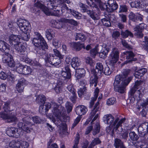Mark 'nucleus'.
<instances>
[{
	"label": "nucleus",
	"mask_w": 148,
	"mask_h": 148,
	"mask_svg": "<svg viewBox=\"0 0 148 148\" xmlns=\"http://www.w3.org/2000/svg\"><path fill=\"white\" fill-rule=\"evenodd\" d=\"M51 107L52 112L55 115L59 116L63 112L64 107L61 105H58L56 102L52 101L51 103L48 102L45 103L44 105H40L39 109V112L42 114H47V111Z\"/></svg>",
	"instance_id": "obj_1"
},
{
	"label": "nucleus",
	"mask_w": 148,
	"mask_h": 148,
	"mask_svg": "<svg viewBox=\"0 0 148 148\" xmlns=\"http://www.w3.org/2000/svg\"><path fill=\"white\" fill-rule=\"evenodd\" d=\"M10 46L3 41L0 40V50L5 54L2 55V60L3 63L8 64L10 67L14 66V61L12 56L8 53L10 49Z\"/></svg>",
	"instance_id": "obj_2"
},
{
	"label": "nucleus",
	"mask_w": 148,
	"mask_h": 148,
	"mask_svg": "<svg viewBox=\"0 0 148 148\" xmlns=\"http://www.w3.org/2000/svg\"><path fill=\"white\" fill-rule=\"evenodd\" d=\"M44 59L47 65L50 64L54 67H58L61 62L60 58L56 57L52 54H46V57L44 58Z\"/></svg>",
	"instance_id": "obj_3"
},
{
	"label": "nucleus",
	"mask_w": 148,
	"mask_h": 148,
	"mask_svg": "<svg viewBox=\"0 0 148 148\" xmlns=\"http://www.w3.org/2000/svg\"><path fill=\"white\" fill-rule=\"evenodd\" d=\"M35 34L37 37L33 38L32 40L33 44L37 47L45 46V48L48 49V46L47 44L41 34L37 32H35Z\"/></svg>",
	"instance_id": "obj_4"
},
{
	"label": "nucleus",
	"mask_w": 148,
	"mask_h": 148,
	"mask_svg": "<svg viewBox=\"0 0 148 148\" xmlns=\"http://www.w3.org/2000/svg\"><path fill=\"white\" fill-rule=\"evenodd\" d=\"M26 118L24 117L21 121H19L17 124V127L27 133H29L32 130L31 127L33 125L26 119Z\"/></svg>",
	"instance_id": "obj_5"
},
{
	"label": "nucleus",
	"mask_w": 148,
	"mask_h": 148,
	"mask_svg": "<svg viewBox=\"0 0 148 148\" xmlns=\"http://www.w3.org/2000/svg\"><path fill=\"white\" fill-rule=\"evenodd\" d=\"M0 118L5 120L7 119L8 122H16L17 118L12 112L2 111L0 112Z\"/></svg>",
	"instance_id": "obj_6"
},
{
	"label": "nucleus",
	"mask_w": 148,
	"mask_h": 148,
	"mask_svg": "<svg viewBox=\"0 0 148 148\" xmlns=\"http://www.w3.org/2000/svg\"><path fill=\"white\" fill-rule=\"evenodd\" d=\"M17 24L21 32L30 31V24L26 20L20 19L17 21Z\"/></svg>",
	"instance_id": "obj_7"
},
{
	"label": "nucleus",
	"mask_w": 148,
	"mask_h": 148,
	"mask_svg": "<svg viewBox=\"0 0 148 148\" xmlns=\"http://www.w3.org/2000/svg\"><path fill=\"white\" fill-rule=\"evenodd\" d=\"M65 109L64 108V110L63 112L60 114L59 116H57L55 115L54 114H53V116L55 120L53 121L54 123L56 125L60 130H64L66 127V124L65 123V121L64 120L62 121L61 120V116L65 112Z\"/></svg>",
	"instance_id": "obj_8"
},
{
	"label": "nucleus",
	"mask_w": 148,
	"mask_h": 148,
	"mask_svg": "<svg viewBox=\"0 0 148 148\" xmlns=\"http://www.w3.org/2000/svg\"><path fill=\"white\" fill-rule=\"evenodd\" d=\"M131 79L132 78L131 77H129L128 79H127L124 78L121 75H117L115 77L113 84L114 86L124 84L128 85Z\"/></svg>",
	"instance_id": "obj_9"
},
{
	"label": "nucleus",
	"mask_w": 148,
	"mask_h": 148,
	"mask_svg": "<svg viewBox=\"0 0 148 148\" xmlns=\"http://www.w3.org/2000/svg\"><path fill=\"white\" fill-rule=\"evenodd\" d=\"M103 7L107 12H111L117 9L118 5L114 0H109L107 4H104Z\"/></svg>",
	"instance_id": "obj_10"
},
{
	"label": "nucleus",
	"mask_w": 148,
	"mask_h": 148,
	"mask_svg": "<svg viewBox=\"0 0 148 148\" xmlns=\"http://www.w3.org/2000/svg\"><path fill=\"white\" fill-rule=\"evenodd\" d=\"M119 52L118 49L115 47L112 48L110 55V62L112 65L115 64L118 60Z\"/></svg>",
	"instance_id": "obj_11"
},
{
	"label": "nucleus",
	"mask_w": 148,
	"mask_h": 148,
	"mask_svg": "<svg viewBox=\"0 0 148 148\" xmlns=\"http://www.w3.org/2000/svg\"><path fill=\"white\" fill-rule=\"evenodd\" d=\"M146 27V25L144 23H141L135 27L134 28V30L135 32V36L139 38H142L143 36L142 32Z\"/></svg>",
	"instance_id": "obj_12"
},
{
	"label": "nucleus",
	"mask_w": 148,
	"mask_h": 148,
	"mask_svg": "<svg viewBox=\"0 0 148 148\" xmlns=\"http://www.w3.org/2000/svg\"><path fill=\"white\" fill-rule=\"evenodd\" d=\"M16 71L20 74H22L25 75L30 74L32 71L31 67L27 65H23L20 64L17 67Z\"/></svg>",
	"instance_id": "obj_13"
},
{
	"label": "nucleus",
	"mask_w": 148,
	"mask_h": 148,
	"mask_svg": "<svg viewBox=\"0 0 148 148\" xmlns=\"http://www.w3.org/2000/svg\"><path fill=\"white\" fill-rule=\"evenodd\" d=\"M103 120L105 123L110 125L112 126H114L117 121H119V119L118 118L114 120V117L110 114L105 115L103 118Z\"/></svg>",
	"instance_id": "obj_14"
},
{
	"label": "nucleus",
	"mask_w": 148,
	"mask_h": 148,
	"mask_svg": "<svg viewBox=\"0 0 148 148\" xmlns=\"http://www.w3.org/2000/svg\"><path fill=\"white\" fill-rule=\"evenodd\" d=\"M99 103L98 101L96 103L94 107L93 110L91 111L90 114V119H92L94 116L93 119L91 123H92L97 119L99 115L100 114V108H99Z\"/></svg>",
	"instance_id": "obj_15"
},
{
	"label": "nucleus",
	"mask_w": 148,
	"mask_h": 148,
	"mask_svg": "<svg viewBox=\"0 0 148 148\" xmlns=\"http://www.w3.org/2000/svg\"><path fill=\"white\" fill-rule=\"evenodd\" d=\"M140 137H144L148 133V123L145 122L140 125L138 129Z\"/></svg>",
	"instance_id": "obj_16"
},
{
	"label": "nucleus",
	"mask_w": 148,
	"mask_h": 148,
	"mask_svg": "<svg viewBox=\"0 0 148 148\" xmlns=\"http://www.w3.org/2000/svg\"><path fill=\"white\" fill-rule=\"evenodd\" d=\"M125 57L126 58L127 60L123 63L122 64V65L127 63H132L133 61H136L137 59L134 58V55L133 52L131 51H127L124 53Z\"/></svg>",
	"instance_id": "obj_17"
},
{
	"label": "nucleus",
	"mask_w": 148,
	"mask_h": 148,
	"mask_svg": "<svg viewBox=\"0 0 148 148\" xmlns=\"http://www.w3.org/2000/svg\"><path fill=\"white\" fill-rule=\"evenodd\" d=\"M27 84V81L24 78H21L18 79L16 85V89L20 93L23 91L24 87Z\"/></svg>",
	"instance_id": "obj_18"
},
{
	"label": "nucleus",
	"mask_w": 148,
	"mask_h": 148,
	"mask_svg": "<svg viewBox=\"0 0 148 148\" xmlns=\"http://www.w3.org/2000/svg\"><path fill=\"white\" fill-rule=\"evenodd\" d=\"M6 134L10 137L18 138L20 136L17 128L14 127L8 128L6 132Z\"/></svg>",
	"instance_id": "obj_19"
},
{
	"label": "nucleus",
	"mask_w": 148,
	"mask_h": 148,
	"mask_svg": "<svg viewBox=\"0 0 148 148\" xmlns=\"http://www.w3.org/2000/svg\"><path fill=\"white\" fill-rule=\"evenodd\" d=\"M48 7L51 10H49L48 9L47 11H46V15L54 16H60V10H54L52 9H56V8H55V7H56V6L53 5H51L48 6Z\"/></svg>",
	"instance_id": "obj_20"
},
{
	"label": "nucleus",
	"mask_w": 148,
	"mask_h": 148,
	"mask_svg": "<svg viewBox=\"0 0 148 148\" xmlns=\"http://www.w3.org/2000/svg\"><path fill=\"white\" fill-rule=\"evenodd\" d=\"M9 42L11 45L14 47L16 45L20 43V36L19 35H11L9 37Z\"/></svg>",
	"instance_id": "obj_21"
},
{
	"label": "nucleus",
	"mask_w": 148,
	"mask_h": 148,
	"mask_svg": "<svg viewBox=\"0 0 148 148\" xmlns=\"http://www.w3.org/2000/svg\"><path fill=\"white\" fill-rule=\"evenodd\" d=\"M103 66L101 63L99 62L96 64L95 69H92L91 70V73H95L98 76H101L103 73Z\"/></svg>",
	"instance_id": "obj_22"
},
{
	"label": "nucleus",
	"mask_w": 148,
	"mask_h": 148,
	"mask_svg": "<svg viewBox=\"0 0 148 148\" xmlns=\"http://www.w3.org/2000/svg\"><path fill=\"white\" fill-rule=\"evenodd\" d=\"M88 111L87 108L84 105H80L77 106L76 108V112L77 114L81 116L84 115Z\"/></svg>",
	"instance_id": "obj_23"
},
{
	"label": "nucleus",
	"mask_w": 148,
	"mask_h": 148,
	"mask_svg": "<svg viewBox=\"0 0 148 148\" xmlns=\"http://www.w3.org/2000/svg\"><path fill=\"white\" fill-rule=\"evenodd\" d=\"M92 75L91 76L90 79V86L94 87H95L97 83L98 82V79L99 77L100 76H98L95 73H91Z\"/></svg>",
	"instance_id": "obj_24"
},
{
	"label": "nucleus",
	"mask_w": 148,
	"mask_h": 148,
	"mask_svg": "<svg viewBox=\"0 0 148 148\" xmlns=\"http://www.w3.org/2000/svg\"><path fill=\"white\" fill-rule=\"evenodd\" d=\"M69 64L67 65L65 67V71H62L61 75L64 79H69L71 77V71L69 69Z\"/></svg>",
	"instance_id": "obj_25"
},
{
	"label": "nucleus",
	"mask_w": 148,
	"mask_h": 148,
	"mask_svg": "<svg viewBox=\"0 0 148 148\" xmlns=\"http://www.w3.org/2000/svg\"><path fill=\"white\" fill-rule=\"evenodd\" d=\"M14 47L16 52L19 54L22 55L25 54L26 48L23 44L21 43V42L20 43H18L14 46Z\"/></svg>",
	"instance_id": "obj_26"
},
{
	"label": "nucleus",
	"mask_w": 148,
	"mask_h": 148,
	"mask_svg": "<svg viewBox=\"0 0 148 148\" xmlns=\"http://www.w3.org/2000/svg\"><path fill=\"white\" fill-rule=\"evenodd\" d=\"M81 62L79 59L77 57H73L72 60L71 64L72 67L75 69H77V68L80 66Z\"/></svg>",
	"instance_id": "obj_27"
},
{
	"label": "nucleus",
	"mask_w": 148,
	"mask_h": 148,
	"mask_svg": "<svg viewBox=\"0 0 148 148\" xmlns=\"http://www.w3.org/2000/svg\"><path fill=\"white\" fill-rule=\"evenodd\" d=\"M125 118H122L119 121H117L114 125L116 131L119 132V133L123 131V129L121 127L122 126V124L125 122Z\"/></svg>",
	"instance_id": "obj_28"
},
{
	"label": "nucleus",
	"mask_w": 148,
	"mask_h": 148,
	"mask_svg": "<svg viewBox=\"0 0 148 148\" xmlns=\"http://www.w3.org/2000/svg\"><path fill=\"white\" fill-rule=\"evenodd\" d=\"M113 145L115 148H127L123 142L118 138L115 139Z\"/></svg>",
	"instance_id": "obj_29"
},
{
	"label": "nucleus",
	"mask_w": 148,
	"mask_h": 148,
	"mask_svg": "<svg viewBox=\"0 0 148 148\" xmlns=\"http://www.w3.org/2000/svg\"><path fill=\"white\" fill-rule=\"evenodd\" d=\"M109 47L106 45L105 47L102 49L101 52L99 53V56L100 58H103L106 57L110 51Z\"/></svg>",
	"instance_id": "obj_30"
},
{
	"label": "nucleus",
	"mask_w": 148,
	"mask_h": 148,
	"mask_svg": "<svg viewBox=\"0 0 148 148\" xmlns=\"http://www.w3.org/2000/svg\"><path fill=\"white\" fill-rule=\"evenodd\" d=\"M127 85L124 84L114 86V90L115 91L119 93H123L125 92V87Z\"/></svg>",
	"instance_id": "obj_31"
},
{
	"label": "nucleus",
	"mask_w": 148,
	"mask_h": 148,
	"mask_svg": "<svg viewBox=\"0 0 148 148\" xmlns=\"http://www.w3.org/2000/svg\"><path fill=\"white\" fill-rule=\"evenodd\" d=\"M9 148H21L20 142L18 141L12 140L9 143ZM7 148H8V147Z\"/></svg>",
	"instance_id": "obj_32"
},
{
	"label": "nucleus",
	"mask_w": 148,
	"mask_h": 148,
	"mask_svg": "<svg viewBox=\"0 0 148 148\" xmlns=\"http://www.w3.org/2000/svg\"><path fill=\"white\" fill-rule=\"evenodd\" d=\"M75 76L78 79L84 77L85 75V70L84 69H76Z\"/></svg>",
	"instance_id": "obj_33"
},
{
	"label": "nucleus",
	"mask_w": 148,
	"mask_h": 148,
	"mask_svg": "<svg viewBox=\"0 0 148 148\" xmlns=\"http://www.w3.org/2000/svg\"><path fill=\"white\" fill-rule=\"evenodd\" d=\"M30 31L22 32V33L20 35V39L25 41H28L30 37L29 34Z\"/></svg>",
	"instance_id": "obj_34"
},
{
	"label": "nucleus",
	"mask_w": 148,
	"mask_h": 148,
	"mask_svg": "<svg viewBox=\"0 0 148 148\" xmlns=\"http://www.w3.org/2000/svg\"><path fill=\"white\" fill-rule=\"evenodd\" d=\"M73 47L74 49L77 51H80L82 48H85V46L83 43H81L78 42L74 43Z\"/></svg>",
	"instance_id": "obj_35"
},
{
	"label": "nucleus",
	"mask_w": 148,
	"mask_h": 148,
	"mask_svg": "<svg viewBox=\"0 0 148 148\" xmlns=\"http://www.w3.org/2000/svg\"><path fill=\"white\" fill-rule=\"evenodd\" d=\"M63 19H64V18H61L58 21H54L53 23L56 28L59 29L62 27L63 24L65 23V22L62 21Z\"/></svg>",
	"instance_id": "obj_36"
},
{
	"label": "nucleus",
	"mask_w": 148,
	"mask_h": 148,
	"mask_svg": "<svg viewBox=\"0 0 148 148\" xmlns=\"http://www.w3.org/2000/svg\"><path fill=\"white\" fill-rule=\"evenodd\" d=\"M80 10L81 11L84 12H87V14H90V10L88 9V7L85 4L79 3V4Z\"/></svg>",
	"instance_id": "obj_37"
},
{
	"label": "nucleus",
	"mask_w": 148,
	"mask_h": 148,
	"mask_svg": "<svg viewBox=\"0 0 148 148\" xmlns=\"http://www.w3.org/2000/svg\"><path fill=\"white\" fill-rule=\"evenodd\" d=\"M101 142L98 138H96L93 140L89 145L88 148H94L96 145L100 144Z\"/></svg>",
	"instance_id": "obj_38"
},
{
	"label": "nucleus",
	"mask_w": 148,
	"mask_h": 148,
	"mask_svg": "<svg viewBox=\"0 0 148 148\" xmlns=\"http://www.w3.org/2000/svg\"><path fill=\"white\" fill-rule=\"evenodd\" d=\"M46 100V98L43 95H38L36 98V101L37 103L40 105H42L45 103Z\"/></svg>",
	"instance_id": "obj_39"
},
{
	"label": "nucleus",
	"mask_w": 148,
	"mask_h": 148,
	"mask_svg": "<svg viewBox=\"0 0 148 148\" xmlns=\"http://www.w3.org/2000/svg\"><path fill=\"white\" fill-rule=\"evenodd\" d=\"M44 47L45 46L42 47V46L39 47L37 49V54L40 55L42 57L44 55L45 56V57L44 58L46 57V54H48L46 53V51L45 50V49H47L45 48Z\"/></svg>",
	"instance_id": "obj_40"
},
{
	"label": "nucleus",
	"mask_w": 148,
	"mask_h": 148,
	"mask_svg": "<svg viewBox=\"0 0 148 148\" xmlns=\"http://www.w3.org/2000/svg\"><path fill=\"white\" fill-rule=\"evenodd\" d=\"M34 6L35 7L39 8L40 9H41L45 14H46V11H47L48 9L46 7H45L43 5L40 3V2L38 1H37L34 4Z\"/></svg>",
	"instance_id": "obj_41"
},
{
	"label": "nucleus",
	"mask_w": 148,
	"mask_h": 148,
	"mask_svg": "<svg viewBox=\"0 0 148 148\" xmlns=\"http://www.w3.org/2000/svg\"><path fill=\"white\" fill-rule=\"evenodd\" d=\"M86 39V36L83 33H76L75 36V40H80L82 41H84Z\"/></svg>",
	"instance_id": "obj_42"
},
{
	"label": "nucleus",
	"mask_w": 148,
	"mask_h": 148,
	"mask_svg": "<svg viewBox=\"0 0 148 148\" xmlns=\"http://www.w3.org/2000/svg\"><path fill=\"white\" fill-rule=\"evenodd\" d=\"M55 34L51 29H47L46 31V36L49 40L51 39L54 37Z\"/></svg>",
	"instance_id": "obj_43"
},
{
	"label": "nucleus",
	"mask_w": 148,
	"mask_h": 148,
	"mask_svg": "<svg viewBox=\"0 0 148 148\" xmlns=\"http://www.w3.org/2000/svg\"><path fill=\"white\" fill-rule=\"evenodd\" d=\"M141 5V3L139 0H136L135 1L132 2L130 3V5L132 7L136 8H139Z\"/></svg>",
	"instance_id": "obj_44"
},
{
	"label": "nucleus",
	"mask_w": 148,
	"mask_h": 148,
	"mask_svg": "<svg viewBox=\"0 0 148 148\" xmlns=\"http://www.w3.org/2000/svg\"><path fill=\"white\" fill-rule=\"evenodd\" d=\"M129 93L131 96L133 95L135 93H137L139 97H140V95L142 94L140 90H137L134 87L131 89Z\"/></svg>",
	"instance_id": "obj_45"
},
{
	"label": "nucleus",
	"mask_w": 148,
	"mask_h": 148,
	"mask_svg": "<svg viewBox=\"0 0 148 148\" xmlns=\"http://www.w3.org/2000/svg\"><path fill=\"white\" fill-rule=\"evenodd\" d=\"M87 91V89L86 87L79 88L78 89L77 92L79 96V97H81L82 95L84 94V96H85V94Z\"/></svg>",
	"instance_id": "obj_46"
},
{
	"label": "nucleus",
	"mask_w": 148,
	"mask_h": 148,
	"mask_svg": "<svg viewBox=\"0 0 148 148\" xmlns=\"http://www.w3.org/2000/svg\"><path fill=\"white\" fill-rule=\"evenodd\" d=\"M131 140L133 141H136L138 139V135L134 132H131L129 134Z\"/></svg>",
	"instance_id": "obj_47"
},
{
	"label": "nucleus",
	"mask_w": 148,
	"mask_h": 148,
	"mask_svg": "<svg viewBox=\"0 0 148 148\" xmlns=\"http://www.w3.org/2000/svg\"><path fill=\"white\" fill-rule=\"evenodd\" d=\"M115 126H112L109 125L107 127L106 129V131L111 136H113L114 133V130H116V128H115Z\"/></svg>",
	"instance_id": "obj_48"
},
{
	"label": "nucleus",
	"mask_w": 148,
	"mask_h": 148,
	"mask_svg": "<svg viewBox=\"0 0 148 148\" xmlns=\"http://www.w3.org/2000/svg\"><path fill=\"white\" fill-rule=\"evenodd\" d=\"M10 101H7L4 102L3 107L4 111L10 112L11 111L10 108Z\"/></svg>",
	"instance_id": "obj_49"
},
{
	"label": "nucleus",
	"mask_w": 148,
	"mask_h": 148,
	"mask_svg": "<svg viewBox=\"0 0 148 148\" xmlns=\"http://www.w3.org/2000/svg\"><path fill=\"white\" fill-rule=\"evenodd\" d=\"M62 21L63 22H65V23H69L75 26L77 25V21L73 19H69L64 18V19H63Z\"/></svg>",
	"instance_id": "obj_50"
},
{
	"label": "nucleus",
	"mask_w": 148,
	"mask_h": 148,
	"mask_svg": "<svg viewBox=\"0 0 148 148\" xmlns=\"http://www.w3.org/2000/svg\"><path fill=\"white\" fill-rule=\"evenodd\" d=\"M121 34L123 38H126L129 36L131 37H133L132 33L131 32L127 30H126L124 32H121Z\"/></svg>",
	"instance_id": "obj_51"
},
{
	"label": "nucleus",
	"mask_w": 148,
	"mask_h": 148,
	"mask_svg": "<svg viewBox=\"0 0 148 148\" xmlns=\"http://www.w3.org/2000/svg\"><path fill=\"white\" fill-rule=\"evenodd\" d=\"M100 129L99 122L98 121H96L95 127V129L93 132V135H95L98 133L99 132Z\"/></svg>",
	"instance_id": "obj_52"
},
{
	"label": "nucleus",
	"mask_w": 148,
	"mask_h": 148,
	"mask_svg": "<svg viewBox=\"0 0 148 148\" xmlns=\"http://www.w3.org/2000/svg\"><path fill=\"white\" fill-rule=\"evenodd\" d=\"M90 14H88L89 15V16L94 20H98L99 18V16L98 15L93 11L90 10Z\"/></svg>",
	"instance_id": "obj_53"
},
{
	"label": "nucleus",
	"mask_w": 148,
	"mask_h": 148,
	"mask_svg": "<svg viewBox=\"0 0 148 148\" xmlns=\"http://www.w3.org/2000/svg\"><path fill=\"white\" fill-rule=\"evenodd\" d=\"M20 60L28 64H30L31 63L32 60L27 57L26 56L25 54L20 56Z\"/></svg>",
	"instance_id": "obj_54"
},
{
	"label": "nucleus",
	"mask_w": 148,
	"mask_h": 148,
	"mask_svg": "<svg viewBox=\"0 0 148 148\" xmlns=\"http://www.w3.org/2000/svg\"><path fill=\"white\" fill-rule=\"evenodd\" d=\"M130 70L129 69H123L122 72V75H121L124 78L127 79L129 77L127 78V77L130 74Z\"/></svg>",
	"instance_id": "obj_55"
},
{
	"label": "nucleus",
	"mask_w": 148,
	"mask_h": 148,
	"mask_svg": "<svg viewBox=\"0 0 148 148\" xmlns=\"http://www.w3.org/2000/svg\"><path fill=\"white\" fill-rule=\"evenodd\" d=\"M80 139V136L78 133L76 135L75 139L74 140V145L73 146V148H78V145L79 143Z\"/></svg>",
	"instance_id": "obj_56"
},
{
	"label": "nucleus",
	"mask_w": 148,
	"mask_h": 148,
	"mask_svg": "<svg viewBox=\"0 0 148 148\" xmlns=\"http://www.w3.org/2000/svg\"><path fill=\"white\" fill-rule=\"evenodd\" d=\"M116 102V98L113 97L108 99L107 100L106 103L108 105L110 106L114 105Z\"/></svg>",
	"instance_id": "obj_57"
},
{
	"label": "nucleus",
	"mask_w": 148,
	"mask_h": 148,
	"mask_svg": "<svg viewBox=\"0 0 148 148\" xmlns=\"http://www.w3.org/2000/svg\"><path fill=\"white\" fill-rule=\"evenodd\" d=\"M65 107L68 113L70 112L72 110L73 105L69 102L67 101L65 104Z\"/></svg>",
	"instance_id": "obj_58"
},
{
	"label": "nucleus",
	"mask_w": 148,
	"mask_h": 148,
	"mask_svg": "<svg viewBox=\"0 0 148 148\" xmlns=\"http://www.w3.org/2000/svg\"><path fill=\"white\" fill-rule=\"evenodd\" d=\"M70 10L72 15L78 19L80 18L82 16V15L81 14L71 9H70Z\"/></svg>",
	"instance_id": "obj_59"
},
{
	"label": "nucleus",
	"mask_w": 148,
	"mask_h": 148,
	"mask_svg": "<svg viewBox=\"0 0 148 148\" xmlns=\"http://www.w3.org/2000/svg\"><path fill=\"white\" fill-rule=\"evenodd\" d=\"M62 87V83L61 82H58L57 84L56 87L54 88L56 93H58L60 92V91L61 90Z\"/></svg>",
	"instance_id": "obj_60"
},
{
	"label": "nucleus",
	"mask_w": 148,
	"mask_h": 148,
	"mask_svg": "<svg viewBox=\"0 0 148 148\" xmlns=\"http://www.w3.org/2000/svg\"><path fill=\"white\" fill-rule=\"evenodd\" d=\"M87 3L91 7L96 8V10H99V9L98 8L97 5L93 2L92 0H87Z\"/></svg>",
	"instance_id": "obj_61"
},
{
	"label": "nucleus",
	"mask_w": 148,
	"mask_h": 148,
	"mask_svg": "<svg viewBox=\"0 0 148 148\" xmlns=\"http://www.w3.org/2000/svg\"><path fill=\"white\" fill-rule=\"evenodd\" d=\"M101 21L103 24L105 26L109 27L111 25V24L110 21L106 18L101 19Z\"/></svg>",
	"instance_id": "obj_62"
},
{
	"label": "nucleus",
	"mask_w": 148,
	"mask_h": 148,
	"mask_svg": "<svg viewBox=\"0 0 148 148\" xmlns=\"http://www.w3.org/2000/svg\"><path fill=\"white\" fill-rule=\"evenodd\" d=\"M53 51L55 55V56L60 59L63 58V56L61 54L60 52L57 49H53Z\"/></svg>",
	"instance_id": "obj_63"
},
{
	"label": "nucleus",
	"mask_w": 148,
	"mask_h": 148,
	"mask_svg": "<svg viewBox=\"0 0 148 148\" xmlns=\"http://www.w3.org/2000/svg\"><path fill=\"white\" fill-rule=\"evenodd\" d=\"M121 43L123 46L128 49H132V46L129 45L125 40L121 39Z\"/></svg>",
	"instance_id": "obj_64"
}]
</instances>
